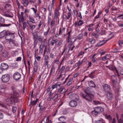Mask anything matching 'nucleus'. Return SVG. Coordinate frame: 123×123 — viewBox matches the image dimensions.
I'll return each mask as SVG.
<instances>
[{
	"instance_id": "864d4df0",
	"label": "nucleus",
	"mask_w": 123,
	"mask_h": 123,
	"mask_svg": "<svg viewBox=\"0 0 123 123\" xmlns=\"http://www.w3.org/2000/svg\"><path fill=\"white\" fill-rule=\"evenodd\" d=\"M22 22L23 26V29L25 30V29L27 25L26 23L25 22H24V21Z\"/></svg>"
},
{
	"instance_id": "ddd939ff",
	"label": "nucleus",
	"mask_w": 123,
	"mask_h": 123,
	"mask_svg": "<svg viewBox=\"0 0 123 123\" xmlns=\"http://www.w3.org/2000/svg\"><path fill=\"white\" fill-rule=\"evenodd\" d=\"M86 58L85 57L81 61H80V60L79 61L75 63V66L76 67H80L82 63L84 62L86 60Z\"/></svg>"
},
{
	"instance_id": "58836bf2",
	"label": "nucleus",
	"mask_w": 123,
	"mask_h": 123,
	"mask_svg": "<svg viewBox=\"0 0 123 123\" xmlns=\"http://www.w3.org/2000/svg\"><path fill=\"white\" fill-rule=\"evenodd\" d=\"M95 123H105V122L104 120L102 119H100L99 120L96 121Z\"/></svg>"
},
{
	"instance_id": "79ce46f5",
	"label": "nucleus",
	"mask_w": 123,
	"mask_h": 123,
	"mask_svg": "<svg viewBox=\"0 0 123 123\" xmlns=\"http://www.w3.org/2000/svg\"><path fill=\"white\" fill-rule=\"evenodd\" d=\"M113 66L112 65H110L108 66H106V67L108 68L109 69L112 71H114V70L115 68L113 67Z\"/></svg>"
},
{
	"instance_id": "dca6fc26",
	"label": "nucleus",
	"mask_w": 123,
	"mask_h": 123,
	"mask_svg": "<svg viewBox=\"0 0 123 123\" xmlns=\"http://www.w3.org/2000/svg\"><path fill=\"white\" fill-rule=\"evenodd\" d=\"M107 41V40H103L102 41H98L97 43L95 45L96 47L100 46L105 43Z\"/></svg>"
},
{
	"instance_id": "1a4fd4ad",
	"label": "nucleus",
	"mask_w": 123,
	"mask_h": 123,
	"mask_svg": "<svg viewBox=\"0 0 123 123\" xmlns=\"http://www.w3.org/2000/svg\"><path fill=\"white\" fill-rule=\"evenodd\" d=\"M84 92L87 94H93L94 92L92 89L89 87L86 88L84 90Z\"/></svg>"
},
{
	"instance_id": "338daca9",
	"label": "nucleus",
	"mask_w": 123,
	"mask_h": 123,
	"mask_svg": "<svg viewBox=\"0 0 123 123\" xmlns=\"http://www.w3.org/2000/svg\"><path fill=\"white\" fill-rule=\"evenodd\" d=\"M4 116L3 114L0 112V119H3L4 117Z\"/></svg>"
},
{
	"instance_id": "f8f14e48",
	"label": "nucleus",
	"mask_w": 123,
	"mask_h": 123,
	"mask_svg": "<svg viewBox=\"0 0 123 123\" xmlns=\"http://www.w3.org/2000/svg\"><path fill=\"white\" fill-rule=\"evenodd\" d=\"M104 90L105 92H110L111 90V87L109 85L106 84H104L103 86Z\"/></svg>"
},
{
	"instance_id": "aec40b11",
	"label": "nucleus",
	"mask_w": 123,
	"mask_h": 123,
	"mask_svg": "<svg viewBox=\"0 0 123 123\" xmlns=\"http://www.w3.org/2000/svg\"><path fill=\"white\" fill-rule=\"evenodd\" d=\"M4 15L5 16L11 18L13 17L12 13L10 12H5L4 14Z\"/></svg>"
},
{
	"instance_id": "9d476101",
	"label": "nucleus",
	"mask_w": 123,
	"mask_h": 123,
	"mask_svg": "<svg viewBox=\"0 0 123 123\" xmlns=\"http://www.w3.org/2000/svg\"><path fill=\"white\" fill-rule=\"evenodd\" d=\"M13 78L15 80H18L21 78V75L19 73L16 72L13 74Z\"/></svg>"
},
{
	"instance_id": "c756f323",
	"label": "nucleus",
	"mask_w": 123,
	"mask_h": 123,
	"mask_svg": "<svg viewBox=\"0 0 123 123\" xmlns=\"http://www.w3.org/2000/svg\"><path fill=\"white\" fill-rule=\"evenodd\" d=\"M96 55V54H94L92 57L91 59L93 63L97 64V62L96 61V60H97V59L95 57V56Z\"/></svg>"
},
{
	"instance_id": "f3484780",
	"label": "nucleus",
	"mask_w": 123,
	"mask_h": 123,
	"mask_svg": "<svg viewBox=\"0 0 123 123\" xmlns=\"http://www.w3.org/2000/svg\"><path fill=\"white\" fill-rule=\"evenodd\" d=\"M3 106L1 105L2 107H4L5 109L3 110V111L6 114L9 116H11L12 115V114L10 113H9V111L7 108L6 107H5V105L3 104Z\"/></svg>"
},
{
	"instance_id": "680f3d73",
	"label": "nucleus",
	"mask_w": 123,
	"mask_h": 123,
	"mask_svg": "<svg viewBox=\"0 0 123 123\" xmlns=\"http://www.w3.org/2000/svg\"><path fill=\"white\" fill-rule=\"evenodd\" d=\"M83 24V23L82 20H80L78 22V26H80Z\"/></svg>"
},
{
	"instance_id": "bb28decb",
	"label": "nucleus",
	"mask_w": 123,
	"mask_h": 123,
	"mask_svg": "<svg viewBox=\"0 0 123 123\" xmlns=\"http://www.w3.org/2000/svg\"><path fill=\"white\" fill-rule=\"evenodd\" d=\"M88 85L91 87H95L96 86L94 82L92 80H91L89 81H88Z\"/></svg>"
},
{
	"instance_id": "e433bc0d",
	"label": "nucleus",
	"mask_w": 123,
	"mask_h": 123,
	"mask_svg": "<svg viewBox=\"0 0 123 123\" xmlns=\"http://www.w3.org/2000/svg\"><path fill=\"white\" fill-rule=\"evenodd\" d=\"M72 32L71 30H70L68 32V33L66 34V36L67 37L68 40H69L71 37V33Z\"/></svg>"
},
{
	"instance_id": "6ab92c4d",
	"label": "nucleus",
	"mask_w": 123,
	"mask_h": 123,
	"mask_svg": "<svg viewBox=\"0 0 123 123\" xmlns=\"http://www.w3.org/2000/svg\"><path fill=\"white\" fill-rule=\"evenodd\" d=\"M61 85V84L60 82H57L55 84L53 85L51 87L52 89H53L55 88H57L58 87H60Z\"/></svg>"
},
{
	"instance_id": "20e7f679",
	"label": "nucleus",
	"mask_w": 123,
	"mask_h": 123,
	"mask_svg": "<svg viewBox=\"0 0 123 123\" xmlns=\"http://www.w3.org/2000/svg\"><path fill=\"white\" fill-rule=\"evenodd\" d=\"M82 96L84 99L87 101L92 102V98L94 97V95L93 94H82Z\"/></svg>"
},
{
	"instance_id": "a878e982",
	"label": "nucleus",
	"mask_w": 123,
	"mask_h": 123,
	"mask_svg": "<svg viewBox=\"0 0 123 123\" xmlns=\"http://www.w3.org/2000/svg\"><path fill=\"white\" fill-rule=\"evenodd\" d=\"M49 117H45L43 120H42L41 123H49Z\"/></svg>"
},
{
	"instance_id": "3c124183",
	"label": "nucleus",
	"mask_w": 123,
	"mask_h": 123,
	"mask_svg": "<svg viewBox=\"0 0 123 123\" xmlns=\"http://www.w3.org/2000/svg\"><path fill=\"white\" fill-rule=\"evenodd\" d=\"M105 116L107 119H108L109 120H111L112 117L110 115L105 114Z\"/></svg>"
},
{
	"instance_id": "39448f33",
	"label": "nucleus",
	"mask_w": 123,
	"mask_h": 123,
	"mask_svg": "<svg viewBox=\"0 0 123 123\" xmlns=\"http://www.w3.org/2000/svg\"><path fill=\"white\" fill-rule=\"evenodd\" d=\"M10 79L9 74H6L3 75L1 77V80L3 83H6L8 82Z\"/></svg>"
},
{
	"instance_id": "c9c22d12",
	"label": "nucleus",
	"mask_w": 123,
	"mask_h": 123,
	"mask_svg": "<svg viewBox=\"0 0 123 123\" xmlns=\"http://www.w3.org/2000/svg\"><path fill=\"white\" fill-rule=\"evenodd\" d=\"M58 120L60 122H62L65 121V118L64 117L62 116L58 118Z\"/></svg>"
},
{
	"instance_id": "f03ea898",
	"label": "nucleus",
	"mask_w": 123,
	"mask_h": 123,
	"mask_svg": "<svg viewBox=\"0 0 123 123\" xmlns=\"http://www.w3.org/2000/svg\"><path fill=\"white\" fill-rule=\"evenodd\" d=\"M103 111V108L101 107H96L94 108V110L91 111V113L93 116H96Z\"/></svg>"
},
{
	"instance_id": "7ed1b4c3",
	"label": "nucleus",
	"mask_w": 123,
	"mask_h": 123,
	"mask_svg": "<svg viewBox=\"0 0 123 123\" xmlns=\"http://www.w3.org/2000/svg\"><path fill=\"white\" fill-rule=\"evenodd\" d=\"M13 96H11L10 97L7 98L6 102V104L9 105H10L14 102L17 103L18 101L17 100L15 99Z\"/></svg>"
},
{
	"instance_id": "6e6552de",
	"label": "nucleus",
	"mask_w": 123,
	"mask_h": 123,
	"mask_svg": "<svg viewBox=\"0 0 123 123\" xmlns=\"http://www.w3.org/2000/svg\"><path fill=\"white\" fill-rule=\"evenodd\" d=\"M5 19L3 18L0 17V27H8L11 25V24H2L4 23Z\"/></svg>"
},
{
	"instance_id": "2eb2a0df",
	"label": "nucleus",
	"mask_w": 123,
	"mask_h": 123,
	"mask_svg": "<svg viewBox=\"0 0 123 123\" xmlns=\"http://www.w3.org/2000/svg\"><path fill=\"white\" fill-rule=\"evenodd\" d=\"M65 92V89L63 87H61L58 90L57 93L58 95L62 94Z\"/></svg>"
},
{
	"instance_id": "473e14b6",
	"label": "nucleus",
	"mask_w": 123,
	"mask_h": 123,
	"mask_svg": "<svg viewBox=\"0 0 123 123\" xmlns=\"http://www.w3.org/2000/svg\"><path fill=\"white\" fill-rule=\"evenodd\" d=\"M95 70L92 71L91 73L89 75V77L92 78H93L94 77V73L95 72Z\"/></svg>"
},
{
	"instance_id": "774afa93",
	"label": "nucleus",
	"mask_w": 123,
	"mask_h": 123,
	"mask_svg": "<svg viewBox=\"0 0 123 123\" xmlns=\"http://www.w3.org/2000/svg\"><path fill=\"white\" fill-rule=\"evenodd\" d=\"M37 103L36 102H35V101H33L31 102V105L32 106L35 105Z\"/></svg>"
},
{
	"instance_id": "de8ad7c7",
	"label": "nucleus",
	"mask_w": 123,
	"mask_h": 123,
	"mask_svg": "<svg viewBox=\"0 0 123 123\" xmlns=\"http://www.w3.org/2000/svg\"><path fill=\"white\" fill-rule=\"evenodd\" d=\"M93 103L94 105H98V104H102V102L97 100H93Z\"/></svg>"
},
{
	"instance_id": "5701e85b",
	"label": "nucleus",
	"mask_w": 123,
	"mask_h": 123,
	"mask_svg": "<svg viewBox=\"0 0 123 123\" xmlns=\"http://www.w3.org/2000/svg\"><path fill=\"white\" fill-rule=\"evenodd\" d=\"M56 68V67L55 65H53L51 69L50 72L49 74V76L51 75L52 74H54L55 69Z\"/></svg>"
},
{
	"instance_id": "0e129e2a",
	"label": "nucleus",
	"mask_w": 123,
	"mask_h": 123,
	"mask_svg": "<svg viewBox=\"0 0 123 123\" xmlns=\"http://www.w3.org/2000/svg\"><path fill=\"white\" fill-rule=\"evenodd\" d=\"M92 35L96 38H97L99 36V35L97 34H96L94 33H92Z\"/></svg>"
},
{
	"instance_id": "69168bd1",
	"label": "nucleus",
	"mask_w": 123,
	"mask_h": 123,
	"mask_svg": "<svg viewBox=\"0 0 123 123\" xmlns=\"http://www.w3.org/2000/svg\"><path fill=\"white\" fill-rule=\"evenodd\" d=\"M55 21L53 20H52L50 23V25L52 27L55 25Z\"/></svg>"
},
{
	"instance_id": "13d9d810",
	"label": "nucleus",
	"mask_w": 123,
	"mask_h": 123,
	"mask_svg": "<svg viewBox=\"0 0 123 123\" xmlns=\"http://www.w3.org/2000/svg\"><path fill=\"white\" fill-rule=\"evenodd\" d=\"M68 54L67 53V54L65 53L64 54V56L63 57V58H62V61H63L65 60L67 58Z\"/></svg>"
},
{
	"instance_id": "37998d69",
	"label": "nucleus",
	"mask_w": 123,
	"mask_h": 123,
	"mask_svg": "<svg viewBox=\"0 0 123 123\" xmlns=\"http://www.w3.org/2000/svg\"><path fill=\"white\" fill-rule=\"evenodd\" d=\"M83 34H82L81 33L80 34H79V35L77 37V39L79 40L83 38Z\"/></svg>"
},
{
	"instance_id": "f257e3e1",
	"label": "nucleus",
	"mask_w": 123,
	"mask_h": 123,
	"mask_svg": "<svg viewBox=\"0 0 123 123\" xmlns=\"http://www.w3.org/2000/svg\"><path fill=\"white\" fill-rule=\"evenodd\" d=\"M12 89L13 91L12 94L11 96H13L14 98L19 101L18 97L20 95V91L19 90L16 88L14 87H12Z\"/></svg>"
},
{
	"instance_id": "72a5a7b5",
	"label": "nucleus",
	"mask_w": 123,
	"mask_h": 123,
	"mask_svg": "<svg viewBox=\"0 0 123 123\" xmlns=\"http://www.w3.org/2000/svg\"><path fill=\"white\" fill-rule=\"evenodd\" d=\"M73 79V78H71L69 79L66 85L68 86H69L71 85L72 84V81Z\"/></svg>"
},
{
	"instance_id": "412c9836",
	"label": "nucleus",
	"mask_w": 123,
	"mask_h": 123,
	"mask_svg": "<svg viewBox=\"0 0 123 123\" xmlns=\"http://www.w3.org/2000/svg\"><path fill=\"white\" fill-rule=\"evenodd\" d=\"M54 18H58V16L60 15V13L59 12V9L57 8L54 11Z\"/></svg>"
},
{
	"instance_id": "e2e57ef3",
	"label": "nucleus",
	"mask_w": 123,
	"mask_h": 123,
	"mask_svg": "<svg viewBox=\"0 0 123 123\" xmlns=\"http://www.w3.org/2000/svg\"><path fill=\"white\" fill-rule=\"evenodd\" d=\"M38 106L40 107V110L41 111L43 110L44 108V107L40 105V103L39 104Z\"/></svg>"
},
{
	"instance_id": "bf43d9fd",
	"label": "nucleus",
	"mask_w": 123,
	"mask_h": 123,
	"mask_svg": "<svg viewBox=\"0 0 123 123\" xmlns=\"http://www.w3.org/2000/svg\"><path fill=\"white\" fill-rule=\"evenodd\" d=\"M17 110V108L15 106H13L12 108V111L13 113H15Z\"/></svg>"
},
{
	"instance_id": "423d86ee",
	"label": "nucleus",
	"mask_w": 123,
	"mask_h": 123,
	"mask_svg": "<svg viewBox=\"0 0 123 123\" xmlns=\"http://www.w3.org/2000/svg\"><path fill=\"white\" fill-rule=\"evenodd\" d=\"M37 40L39 42H41V44H44V43H46L47 40L46 38L43 39V37L41 35L38 36L37 38Z\"/></svg>"
},
{
	"instance_id": "4468645a",
	"label": "nucleus",
	"mask_w": 123,
	"mask_h": 123,
	"mask_svg": "<svg viewBox=\"0 0 123 123\" xmlns=\"http://www.w3.org/2000/svg\"><path fill=\"white\" fill-rule=\"evenodd\" d=\"M69 104L70 105L73 107H76L77 105L76 101L74 100H72L70 101Z\"/></svg>"
},
{
	"instance_id": "2f4dec72",
	"label": "nucleus",
	"mask_w": 123,
	"mask_h": 123,
	"mask_svg": "<svg viewBox=\"0 0 123 123\" xmlns=\"http://www.w3.org/2000/svg\"><path fill=\"white\" fill-rule=\"evenodd\" d=\"M107 92L106 96L107 98L109 99H111L112 97V93L109 92Z\"/></svg>"
},
{
	"instance_id": "4be33fe9",
	"label": "nucleus",
	"mask_w": 123,
	"mask_h": 123,
	"mask_svg": "<svg viewBox=\"0 0 123 123\" xmlns=\"http://www.w3.org/2000/svg\"><path fill=\"white\" fill-rule=\"evenodd\" d=\"M24 13L22 12L21 13V14H19L18 15L19 18L20 22H23L24 21V17L23 16Z\"/></svg>"
},
{
	"instance_id": "09e8293b",
	"label": "nucleus",
	"mask_w": 123,
	"mask_h": 123,
	"mask_svg": "<svg viewBox=\"0 0 123 123\" xmlns=\"http://www.w3.org/2000/svg\"><path fill=\"white\" fill-rule=\"evenodd\" d=\"M49 29L50 28L49 27L47 31H46L44 32V35L45 37H46V38L47 36V35L48 34Z\"/></svg>"
},
{
	"instance_id": "a18cd8bd",
	"label": "nucleus",
	"mask_w": 123,
	"mask_h": 123,
	"mask_svg": "<svg viewBox=\"0 0 123 123\" xmlns=\"http://www.w3.org/2000/svg\"><path fill=\"white\" fill-rule=\"evenodd\" d=\"M29 20L30 21V22H31L32 23H35V20L34 19V18H33L32 17L30 16H29Z\"/></svg>"
},
{
	"instance_id": "7c9ffc66",
	"label": "nucleus",
	"mask_w": 123,
	"mask_h": 123,
	"mask_svg": "<svg viewBox=\"0 0 123 123\" xmlns=\"http://www.w3.org/2000/svg\"><path fill=\"white\" fill-rule=\"evenodd\" d=\"M72 43L69 44L68 46V47L69 48V49L68 51V52L69 50H70L71 51H73L74 49H75V46L74 45L72 47Z\"/></svg>"
},
{
	"instance_id": "393cba45",
	"label": "nucleus",
	"mask_w": 123,
	"mask_h": 123,
	"mask_svg": "<svg viewBox=\"0 0 123 123\" xmlns=\"http://www.w3.org/2000/svg\"><path fill=\"white\" fill-rule=\"evenodd\" d=\"M37 63L36 60H35L34 62V67L33 70L34 73H36L37 72Z\"/></svg>"
},
{
	"instance_id": "a211bd4d",
	"label": "nucleus",
	"mask_w": 123,
	"mask_h": 123,
	"mask_svg": "<svg viewBox=\"0 0 123 123\" xmlns=\"http://www.w3.org/2000/svg\"><path fill=\"white\" fill-rule=\"evenodd\" d=\"M1 56L3 58H6L7 57L8 55V53L6 50H3L0 54Z\"/></svg>"
},
{
	"instance_id": "0eeeda50",
	"label": "nucleus",
	"mask_w": 123,
	"mask_h": 123,
	"mask_svg": "<svg viewBox=\"0 0 123 123\" xmlns=\"http://www.w3.org/2000/svg\"><path fill=\"white\" fill-rule=\"evenodd\" d=\"M15 37V36L12 33H7L5 37V38L6 40H10L13 39Z\"/></svg>"
},
{
	"instance_id": "a19ab883",
	"label": "nucleus",
	"mask_w": 123,
	"mask_h": 123,
	"mask_svg": "<svg viewBox=\"0 0 123 123\" xmlns=\"http://www.w3.org/2000/svg\"><path fill=\"white\" fill-rule=\"evenodd\" d=\"M58 95H59L57 93H56L55 95H54V96L52 97V100L55 101V100L57 98Z\"/></svg>"
},
{
	"instance_id": "4d7b16f0",
	"label": "nucleus",
	"mask_w": 123,
	"mask_h": 123,
	"mask_svg": "<svg viewBox=\"0 0 123 123\" xmlns=\"http://www.w3.org/2000/svg\"><path fill=\"white\" fill-rule=\"evenodd\" d=\"M43 23V21L42 20H41L39 22V24L38 25V27L37 28V29L38 30L40 29L41 26L42 25V23Z\"/></svg>"
},
{
	"instance_id": "49530a36",
	"label": "nucleus",
	"mask_w": 123,
	"mask_h": 123,
	"mask_svg": "<svg viewBox=\"0 0 123 123\" xmlns=\"http://www.w3.org/2000/svg\"><path fill=\"white\" fill-rule=\"evenodd\" d=\"M22 3L24 4L25 6H27L29 4V2L28 0H25Z\"/></svg>"
},
{
	"instance_id": "603ef678",
	"label": "nucleus",
	"mask_w": 123,
	"mask_h": 123,
	"mask_svg": "<svg viewBox=\"0 0 123 123\" xmlns=\"http://www.w3.org/2000/svg\"><path fill=\"white\" fill-rule=\"evenodd\" d=\"M58 40L57 39L55 40H53L51 42V44L52 46H53L54 43H55L57 42Z\"/></svg>"
},
{
	"instance_id": "f704fd0d",
	"label": "nucleus",
	"mask_w": 123,
	"mask_h": 123,
	"mask_svg": "<svg viewBox=\"0 0 123 123\" xmlns=\"http://www.w3.org/2000/svg\"><path fill=\"white\" fill-rule=\"evenodd\" d=\"M109 55H106L105 56L101 58L100 59L102 61H105L106 60L109 59Z\"/></svg>"
},
{
	"instance_id": "9b49d317",
	"label": "nucleus",
	"mask_w": 123,
	"mask_h": 123,
	"mask_svg": "<svg viewBox=\"0 0 123 123\" xmlns=\"http://www.w3.org/2000/svg\"><path fill=\"white\" fill-rule=\"evenodd\" d=\"M8 65L7 64L4 63H2L0 65V71H2L3 70H6L8 69Z\"/></svg>"
},
{
	"instance_id": "c85d7f7f",
	"label": "nucleus",
	"mask_w": 123,
	"mask_h": 123,
	"mask_svg": "<svg viewBox=\"0 0 123 123\" xmlns=\"http://www.w3.org/2000/svg\"><path fill=\"white\" fill-rule=\"evenodd\" d=\"M33 39L34 41H38L37 40V38L38 37V36L37 35V32H35L33 34Z\"/></svg>"
},
{
	"instance_id": "c03bdc74",
	"label": "nucleus",
	"mask_w": 123,
	"mask_h": 123,
	"mask_svg": "<svg viewBox=\"0 0 123 123\" xmlns=\"http://www.w3.org/2000/svg\"><path fill=\"white\" fill-rule=\"evenodd\" d=\"M44 45L43 44H42L40 45L39 48H40V50H39V52L40 53H42L43 52V48Z\"/></svg>"
},
{
	"instance_id": "052dcab7",
	"label": "nucleus",
	"mask_w": 123,
	"mask_h": 123,
	"mask_svg": "<svg viewBox=\"0 0 123 123\" xmlns=\"http://www.w3.org/2000/svg\"><path fill=\"white\" fill-rule=\"evenodd\" d=\"M52 97L49 96L47 98V101L49 102L50 103L52 101Z\"/></svg>"
},
{
	"instance_id": "6e6d98bb",
	"label": "nucleus",
	"mask_w": 123,
	"mask_h": 123,
	"mask_svg": "<svg viewBox=\"0 0 123 123\" xmlns=\"http://www.w3.org/2000/svg\"><path fill=\"white\" fill-rule=\"evenodd\" d=\"M9 43L11 44H12V43L14 45H16L17 42L14 40H12L10 41H9Z\"/></svg>"
},
{
	"instance_id": "cd10ccee",
	"label": "nucleus",
	"mask_w": 123,
	"mask_h": 123,
	"mask_svg": "<svg viewBox=\"0 0 123 123\" xmlns=\"http://www.w3.org/2000/svg\"><path fill=\"white\" fill-rule=\"evenodd\" d=\"M7 33V32L6 31L4 30L0 33V38H2L4 36H6Z\"/></svg>"
},
{
	"instance_id": "4c0bfd02",
	"label": "nucleus",
	"mask_w": 123,
	"mask_h": 123,
	"mask_svg": "<svg viewBox=\"0 0 123 123\" xmlns=\"http://www.w3.org/2000/svg\"><path fill=\"white\" fill-rule=\"evenodd\" d=\"M88 41L89 42H90L91 44H94L96 42L95 40L94 39L92 38L89 39H88Z\"/></svg>"
},
{
	"instance_id": "8fccbe9b",
	"label": "nucleus",
	"mask_w": 123,
	"mask_h": 123,
	"mask_svg": "<svg viewBox=\"0 0 123 123\" xmlns=\"http://www.w3.org/2000/svg\"><path fill=\"white\" fill-rule=\"evenodd\" d=\"M30 27V30L31 31H33L34 29L36 27V25H32L31 24L29 26Z\"/></svg>"
},
{
	"instance_id": "b1692460",
	"label": "nucleus",
	"mask_w": 123,
	"mask_h": 123,
	"mask_svg": "<svg viewBox=\"0 0 123 123\" xmlns=\"http://www.w3.org/2000/svg\"><path fill=\"white\" fill-rule=\"evenodd\" d=\"M112 80V82L113 86L115 87L116 83V77L114 76H111Z\"/></svg>"
},
{
	"instance_id": "ea45409f",
	"label": "nucleus",
	"mask_w": 123,
	"mask_h": 123,
	"mask_svg": "<svg viewBox=\"0 0 123 123\" xmlns=\"http://www.w3.org/2000/svg\"><path fill=\"white\" fill-rule=\"evenodd\" d=\"M11 7V5L8 4H6L5 6V9L6 10H9Z\"/></svg>"
},
{
	"instance_id": "5fc2aeb1",
	"label": "nucleus",
	"mask_w": 123,
	"mask_h": 123,
	"mask_svg": "<svg viewBox=\"0 0 123 123\" xmlns=\"http://www.w3.org/2000/svg\"><path fill=\"white\" fill-rule=\"evenodd\" d=\"M65 66H63L61 69L60 70V72L61 73H63V71L65 69Z\"/></svg>"
}]
</instances>
